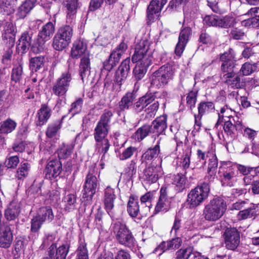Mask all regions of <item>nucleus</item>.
Returning a JSON list of instances; mask_svg holds the SVG:
<instances>
[{
  "label": "nucleus",
  "mask_w": 259,
  "mask_h": 259,
  "mask_svg": "<svg viewBox=\"0 0 259 259\" xmlns=\"http://www.w3.org/2000/svg\"><path fill=\"white\" fill-rule=\"evenodd\" d=\"M150 42L147 40H142L136 46L132 61L137 63L133 70L134 76L137 80L143 78L151 64L153 50L150 49Z\"/></svg>",
  "instance_id": "1"
},
{
  "label": "nucleus",
  "mask_w": 259,
  "mask_h": 259,
  "mask_svg": "<svg viewBox=\"0 0 259 259\" xmlns=\"http://www.w3.org/2000/svg\"><path fill=\"white\" fill-rule=\"evenodd\" d=\"M71 56L77 59L81 57L79 64V74L83 82L87 81L91 74L90 53L83 41L76 40L71 49Z\"/></svg>",
  "instance_id": "2"
},
{
  "label": "nucleus",
  "mask_w": 259,
  "mask_h": 259,
  "mask_svg": "<svg viewBox=\"0 0 259 259\" xmlns=\"http://www.w3.org/2000/svg\"><path fill=\"white\" fill-rule=\"evenodd\" d=\"M227 207L226 202L223 198L215 197L205 205L202 215L208 222H216L224 215Z\"/></svg>",
  "instance_id": "3"
},
{
  "label": "nucleus",
  "mask_w": 259,
  "mask_h": 259,
  "mask_svg": "<svg viewBox=\"0 0 259 259\" xmlns=\"http://www.w3.org/2000/svg\"><path fill=\"white\" fill-rule=\"evenodd\" d=\"M112 231L120 244L128 248H133L136 245V241L132 232L124 223L120 221L114 223Z\"/></svg>",
  "instance_id": "4"
},
{
  "label": "nucleus",
  "mask_w": 259,
  "mask_h": 259,
  "mask_svg": "<svg viewBox=\"0 0 259 259\" xmlns=\"http://www.w3.org/2000/svg\"><path fill=\"white\" fill-rule=\"evenodd\" d=\"M174 75L172 66L169 64L164 65L151 74L150 86L157 89L163 88L172 80Z\"/></svg>",
  "instance_id": "5"
},
{
  "label": "nucleus",
  "mask_w": 259,
  "mask_h": 259,
  "mask_svg": "<svg viewBox=\"0 0 259 259\" xmlns=\"http://www.w3.org/2000/svg\"><path fill=\"white\" fill-rule=\"evenodd\" d=\"M209 186L204 182L192 189L188 194L187 203L190 208H195L202 203L208 196Z\"/></svg>",
  "instance_id": "6"
},
{
  "label": "nucleus",
  "mask_w": 259,
  "mask_h": 259,
  "mask_svg": "<svg viewBox=\"0 0 259 259\" xmlns=\"http://www.w3.org/2000/svg\"><path fill=\"white\" fill-rule=\"evenodd\" d=\"M72 80V72L69 68L56 79L52 87V93L58 97H65Z\"/></svg>",
  "instance_id": "7"
},
{
  "label": "nucleus",
  "mask_w": 259,
  "mask_h": 259,
  "mask_svg": "<svg viewBox=\"0 0 259 259\" xmlns=\"http://www.w3.org/2000/svg\"><path fill=\"white\" fill-rule=\"evenodd\" d=\"M99 186L100 183L96 176L89 172L85 177L83 186L82 198L91 201Z\"/></svg>",
  "instance_id": "8"
},
{
  "label": "nucleus",
  "mask_w": 259,
  "mask_h": 259,
  "mask_svg": "<svg viewBox=\"0 0 259 259\" xmlns=\"http://www.w3.org/2000/svg\"><path fill=\"white\" fill-rule=\"evenodd\" d=\"M203 21L206 25L209 26L226 28L234 25L235 19L233 17L228 15L221 17L211 15L206 16L203 19Z\"/></svg>",
  "instance_id": "9"
},
{
  "label": "nucleus",
  "mask_w": 259,
  "mask_h": 259,
  "mask_svg": "<svg viewBox=\"0 0 259 259\" xmlns=\"http://www.w3.org/2000/svg\"><path fill=\"white\" fill-rule=\"evenodd\" d=\"M127 48V45L123 41L121 42L112 51L109 59L103 63V68L108 71H110L119 62Z\"/></svg>",
  "instance_id": "10"
},
{
  "label": "nucleus",
  "mask_w": 259,
  "mask_h": 259,
  "mask_svg": "<svg viewBox=\"0 0 259 259\" xmlns=\"http://www.w3.org/2000/svg\"><path fill=\"white\" fill-rule=\"evenodd\" d=\"M224 243L227 249L235 250L240 242V233L235 228H227L223 234Z\"/></svg>",
  "instance_id": "11"
},
{
  "label": "nucleus",
  "mask_w": 259,
  "mask_h": 259,
  "mask_svg": "<svg viewBox=\"0 0 259 259\" xmlns=\"http://www.w3.org/2000/svg\"><path fill=\"white\" fill-rule=\"evenodd\" d=\"M163 175L161 166L152 163L144 170L143 179L146 183L151 184L156 183Z\"/></svg>",
  "instance_id": "12"
},
{
  "label": "nucleus",
  "mask_w": 259,
  "mask_h": 259,
  "mask_svg": "<svg viewBox=\"0 0 259 259\" xmlns=\"http://www.w3.org/2000/svg\"><path fill=\"white\" fill-rule=\"evenodd\" d=\"M218 175L222 185L232 186L237 175L236 166L223 165L219 167Z\"/></svg>",
  "instance_id": "13"
},
{
  "label": "nucleus",
  "mask_w": 259,
  "mask_h": 259,
  "mask_svg": "<svg viewBox=\"0 0 259 259\" xmlns=\"http://www.w3.org/2000/svg\"><path fill=\"white\" fill-rule=\"evenodd\" d=\"M223 79L228 87L231 89H242L245 86L244 79L240 72H230L223 74Z\"/></svg>",
  "instance_id": "14"
},
{
  "label": "nucleus",
  "mask_w": 259,
  "mask_h": 259,
  "mask_svg": "<svg viewBox=\"0 0 259 259\" xmlns=\"http://www.w3.org/2000/svg\"><path fill=\"white\" fill-rule=\"evenodd\" d=\"M55 31V26L51 22L44 25L38 33L39 45L37 47L38 52H41L45 48V42L49 40Z\"/></svg>",
  "instance_id": "15"
},
{
  "label": "nucleus",
  "mask_w": 259,
  "mask_h": 259,
  "mask_svg": "<svg viewBox=\"0 0 259 259\" xmlns=\"http://www.w3.org/2000/svg\"><path fill=\"white\" fill-rule=\"evenodd\" d=\"M13 240V232L7 223L0 224V247L9 248Z\"/></svg>",
  "instance_id": "16"
},
{
  "label": "nucleus",
  "mask_w": 259,
  "mask_h": 259,
  "mask_svg": "<svg viewBox=\"0 0 259 259\" xmlns=\"http://www.w3.org/2000/svg\"><path fill=\"white\" fill-rule=\"evenodd\" d=\"M198 114H195V127L199 129L201 125V119L202 116L214 110V105L212 102H201L198 105Z\"/></svg>",
  "instance_id": "17"
},
{
  "label": "nucleus",
  "mask_w": 259,
  "mask_h": 259,
  "mask_svg": "<svg viewBox=\"0 0 259 259\" xmlns=\"http://www.w3.org/2000/svg\"><path fill=\"white\" fill-rule=\"evenodd\" d=\"M69 247L70 245L66 243L57 248L56 244L53 243L48 249V255L51 259H66Z\"/></svg>",
  "instance_id": "18"
},
{
  "label": "nucleus",
  "mask_w": 259,
  "mask_h": 259,
  "mask_svg": "<svg viewBox=\"0 0 259 259\" xmlns=\"http://www.w3.org/2000/svg\"><path fill=\"white\" fill-rule=\"evenodd\" d=\"M207 157L209 158L207 167V175L205 177L206 181L212 182L215 179L218 166V160L213 151H208Z\"/></svg>",
  "instance_id": "19"
},
{
  "label": "nucleus",
  "mask_w": 259,
  "mask_h": 259,
  "mask_svg": "<svg viewBox=\"0 0 259 259\" xmlns=\"http://www.w3.org/2000/svg\"><path fill=\"white\" fill-rule=\"evenodd\" d=\"M191 29L190 27H185L180 33L179 40L175 48V53L178 56H181L185 47L191 35Z\"/></svg>",
  "instance_id": "20"
},
{
  "label": "nucleus",
  "mask_w": 259,
  "mask_h": 259,
  "mask_svg": "<svg viewBox=\"0 0 259 259\" xmlns=\"http://www.w3.org/2000/svg\"><path fill=\"white\" fill-rule=\"evenodd\" d=\"M130 70V59L127 58L124 60L115 73V82L120 86L125 81Z\"/></svg>",
  "instance_id": "21"
},
{
  "label": "nucleus",
  "mask_w": 259,
  "mask_h": 259,
  "mask_svg": "<svg viewBox=\"0 0 259 259\" xmlns=\"http://www.w3.org/2000/svg\"><path fill=\"white\" fill-rule=\"evenodd\" d=\"M225 133L227 134L230 140H233L236 137V132L241 131L243 129V125L241 121H236L235 119L228 120L225 122L224 125Z\"/></svg>",
  "instance_id": "22"
},
{
  "label": "nucleus",
  "mask_w": 259,
  "mask_h": 259,
  "mask_svg": "<svg viewBox=\"0 0 259 259\" xmlns=\"http://www.w3.org/2000/svg\"><path fill=\"white\" fill-rule=\"evenodd\" d=\"M2 38L7 46V48H13L15 41V32L13 24L11 22H6Z\"/></svg>",
  "instance_id": "23"
},
{
  "label": "nucleus",
  "mask_w": 259,
  "mask_h": 259,
  "mask_svg": "<svg viewBox=\"0 0 259 259\" xmlns=\"http://www.w3.org/2000/svg\"><path fill=\"white\" fill-rule=\"evenodd\" d=\"M171 203V198L167 196L166 188L162 187L160 191V196L155 208V211L158 213L160 211H167Z\"/></svg>",
  "instance_id": "24"
},
{
  "label": "nucleus",
  "mask_w": 259,
  "mask_h": 259,
  "mask_svg": "<svg viewBox=\"0 0 259 259\" xmlns=\"http://www.w3.org/2000/svg\"><path fill=\"white\" fill-rule=\"evenodd\" d=\"M62 169L61 162L58 159L49 161L46 168V176L49 179L56 178L58 176Z\"/></svg>",
  "instance_id": "25"
},
{
  "label": "nucleus",
  "mask_w": 259,
  "mask_h": 259,
  "mask_svg": "<svg viewBox=\"0 0 259 259\" xmlns=\"http://www.w3.org/2000/svg\"><path fill=\"white\" fill-rule=\"evenodd\" d=\"M155 99V96L154 94L147 93L144 96L140 98L133 105V110L137 113L141 112L148 105L154 101Z\"/></svg>",
  "instance_id": "26"
},
{
  "label": "nucleus",
  "mask_w": 259,
  "mask_h": 259,
  "mask_svg": "<svg viewBox=\"0 0 259 259\" xmlns=\"http://www.w3.org/2000/svg\"><path fill=\"white\" fill-rule=\"evenodd\" d=\"M166 121L167 116L165 115L156 118L150 125L152 133L156 134L157 137L163 134L167 127Z\"/></svg>",
  "instance_id": "27"
},
{
  "label": "nucleus",
  "mask_w": 259,
  "mask_h": 259,
  "mask_svg": "<svg viewBox=\"0 0 259 259\" xmlns=\"http://www.w3.org/2000/svg\"><path fill=\"white\" fill-rule=\"evenodd\" d=\"M96 144L95 145V150L98 153L102 154L101 161H106L108 156L107 153L110 147L109 141L108 139H102L95 140Z\"/></svg>",
  "instance_id": "28"
},
{
  "label": "nucleus",
  "mask_w": 259,
  "mask_h": 259,
  "mask_svg": "<svg viewBox=\"0 0 259 259\" xmlns=\"http://www.w3.org/2000/svg\"><path fill=\"white\" fill-rule=\"evenodd\" d=\"M20 212L19 203L16 201H12L7 206L5 210V217L8 221L15 220Z\"/></svg>",
  "instance_id": "29"
},
{
  "label": "nucleus",
  "mask_w": 259,
  "mask_h": 259,
  "mask_svg": "<svg viewBox=\"0 0 259 259\" xmlns=\"http://www.w3.org/2000/svg\"><path fill=\"white\" fill-rule=\"evenodd\" d=\"M116 198L114 190L108 186L104 190V203L107 212L110 214L114 207V202Z\"/></svg>",
  "instance_id": "30"
},
{
  "label": "nucleus",
  "mask_w": 259,
  "mask_h": 259,
  "mask_svg": "<svg viewBox=\"0 0 259 259\" xmlns=\"http://www.w3.org/2000/svg\"><path fill=\"white\" fill-rule=\"evenodd\" d=\"M167 0H152L147 9V17L149 19L153 18V15L160 12Z\"/></svg>",
  "instance_id": "31"
},
{
  "label": "nucleus",
  "mask_w": 259,
  "mask_h": 259,
  "mask_svg": "<svg viewBox=\"0 0 259 259\" xmlns=\"http://www.w3.org/2000/svg\"><path fill=\"white\" fill-rule=\"evenodd\" d=\"M37 0H25L18 8L17 16L19 19L24 18L35 7Z\"/></svg>",
  "instance_id": "32"
},
{
  "label": "nucleus",
  "mask_w": 259,
  "mask_h": 259,
  "mask_svg": "<svg viewBox=\"0 0 259 259\" xmlns=\"http://www.w3.org/2000/svg\"><path fill=\"white\" fill-rule=\"evenodd\" d=\"M51 109L46 104H42L37 113V125L41 126L46 123L51 117Z\"/></svg>",
  "instance_id": "33"
},
{
  "label": "nucleus",
  "mask_w": 259,
  "mask_h": 259,
  "mask_svg": "<svg viewBox=\"0 0 259 259\" xmlns=\"http://www.w3.org/2000/svg\"><path fill=\"white\" fill-rule=\"evenodd\" d=\"M32 35L31 32L25 31L22 33L19 39L17 47L19 50H22V53L25 52L31 46Z\"/></svg>",
  "instance_id": "34"
},
{
  "label": "nucleus",
  "mask_w": 259,
  "mask_h": 259,
  "mask_svg": "<svg viewBox=\"0 0 259 259\" xmlns=\"http://www.w3.org/2000/svg\"><path fill=\"white\" fill-rule=\"evenodd\" d=\"M137 95L134 91L132 92H127L122 97L119 102V106L121 110H125L133 107V103L135 101Z\"/></svg>",
  "instance_id": "35"
},
{
  "label": "nucleus",
  "mask_w": 259,
  "mask_h": 259,
  "mask_svg": "<svg viewBox=\"0 0 259 259\" xmlns=\"http://www.w3.org/2000/svg\"><path fill=\"white\" fill-rule=\"evenodd\" d=\"M182 243V239L177 237L167 241L162 242L158 246V249L163 252L167 250H175L180 247Z\"/></svg>",
  "instance_id": "36"
},
{
  "label": "nucleus",
  "mask_w": 259,
  "mask_h": 259,
  "mask_svg": "<svg viewBox=\"0 0 259 259\" xmlns=\"http://www.w3.org/2000/svg\"><path fill=\"white\" fill-rule=\"evenodd\" d=\"M161 138H158L156 145L153 148H150L143 154L142 158L146 160H152L158 157L160 153V144Z\"/></svg>",
  "instance_id": "37"
},
{
  "label": "nucleus",
  "mask_w": 259,
  "mask_h": 259,
  "mask_svg": "<svg viewBox=\"0 0 259 259\" xmlns=\"http://www.w3.org/2000/svg\"><path fill=\"white\" fill-rule=\"evenodd\" d=\"M65 6L66 8L67 18L73 19L77 9L79 7L78 0H65Z\"/></svg>",
  "instance_id": "38"
},
{
  "label": "nucleus",
  "mask_w": 259,
  "mask_h": 259,
  "mask_svg": "<svg viewBox=\"0 0 259 259\" xmlns=\"http://www.w3.org/2000/svg\"><path fill=\"white\" fill-rule=\"evenodd\" d=\"M15 11V5L13 0H0V12L4 15H10Z\"/></svg>",
  "instance_id": "39"
},
{
  "label": "nucleus",
  "mask_w": 259,
  "mask_h": 259,
  "mask_svg": "<svg viewBox=\"0 0 259 259\" xmlns=\"http://www.w3.org/2000/svg\"><path fill=\"white\" fill-rule=\"evenodd\" d=\"M17 123L11 118H8L0 123V133L8 134L16 127Z\"/></svg>",
  "instance_id": "40"
},
{
  "label": "nucleus",
  "mask_w": 259,
  "mask_h": 259,
  "mask_svg": "<svg viewBox=\"0 0 259 259\" xmlns=\"http://www.w3.org/2000/svg\"><path fill=\"white\" fill-rule=\"evenodd\" d=\"M150 133H152L151 126L150 125L145 124L137 130L134 134L133 137L136 141H141Z\"/></svg>",
  "instance_id": "41"
},
{
  "label": "nucleus",
  "mask_w": 259,
  "mask_h": 259,
  "mask_svg": "<svg viewBox=\"0 0 259 259\" xmlns=\"http://www.w3.org/2000/svg\"><path fill=\"white\" fill-rule=\"evenodd\" d=\"M186 178L183 175L177 174L172 179V184L178 192H182L185 188Z\"/></svg>",
  "instance_id": "42"
},
{
  "label": "nucleus",
  "mask_w": 259,
  "mask_h": 259,
  "mask_svg": "<svg viewBox=\"0 0 259 259\" xmlns=\"http://www.w3.org/2000/svg\"><path fill=\"white\" fill-rule=\"evenodd\" d=\"M110 127L97 123L94 133L95 140L107 139V136L108 134Z\"/></svg>",
  "instance_id": "43"
},
{
  "label": "nucleus",
  "mask_w": 259,
  "mask_h": 259,
  "mask_svg": "<svg viewBox=\"0 0 259 259\" xmlns=\"http://www.w3.org/2000/svg\"><path fill=\"white\" fill-rule=\"evenodd\" d=\"M74 146L73 141L67 144H63L58 150V156L59 159L67 158L71 154Z\"/></svg>",
  "instance_id": "44"
},
{
  "label": "nucleus",
  "mask_w": 259,
  "mask_h": 259,
  "mask_svg": "<svg viewBox=\"0 0 259 259\" xmlns=\"http://www.w3.org/2000/svg\"><path fill=\"white\" fill-rule=\"evenodd\" d=\"M37 214L44 222H50L54 218L52 209L50 206L40 208Z\"/></svg>",
  "instance_id": "45"
},
{
  "label": "nucleus",
  "mask_w": 259,
  "mask_h": 259,
  "mask_svg": "<svg viewBox=\"0 0 259 259\" xmlns=\"http://www.w3.org/2000/svg\"><path fill=\"white\" fill-rule=\"evenodd\" d=\"M127 210L129 215L132 218L137 217L139 212V205L137 199L130 197L127 204Z\"/></svg>",
  "instance_id": "46"
},
{
  "label": "nucleus",
  "mask_w": 259,
  "mask_h": 259,
  "mask_svg": "<svg viewBox=\"0 0 259 259\" xmlns=\"http://www.w3.org/2000/svg\"><path fill=\"white\" fill-rule=\"evenodd\" d=\"M64 209L70 211L75 209L76 203V196L74 194H69L63 198Z\"/></svg>",
  "instance_id": "47"
},
{
  "label": "nucleus",
  "mask_w": 259,
  "mask_h": 259,
  "mask_svg": "<svg viewBox=\"0 0 259 259\" xmlns=\"http://www.w3.org/2000/svg\"><path fill=\"white\" fill-rule=\"evenodd\" d=\"M56 34L70 44L73 35V29L69 25H65L61 27Z\"/></svg>",
  "instance_id": "48"
},
{
  "label": "nucleus",
  "mask_w": 259,
  "mask_h": 259,
  "mask_svg": "<svg viewBox=\"0 0 259 259\" xmlns=\"http://www.w3.org/2000/svg\"><path fill=\"white\" fill-rule=\"evenodd\" d=\"M256 212V206L252 205L246 209L240 211L237 214V218L239 220H245L254 217Z\"/></svg>",
  "instance_id": "49"
},
{
  "label": "nucleus",
  "mask_w": 259,
  "mask_h": 259,
  "mask_svg": "<svg viewBox=\"0 0 259 259\" xmlns=\"http://www.w3.org/2000/svg\"><path fill=\"white\" fill-rule=\"evenodd\" d=\"M45 58L39 56L31 58L29 61L30 70L33 72H36L44 65Z\"/></svg>",
  "instance_id": "50"
},
{
  "label": "nucleus",
  "mask_w": 259,
  "mask_h": 259,
  "mask_svg": "<svg viewBox=\"0 0 259 259\" xmlns=\"http://www.w3.org/2000/svg\"><path fill=\"white\" fill-rule=\"evenodd\" d=\"M31 165L27 162H21L17 169L16 176L18 179L26 178L30 170Z\"/></svg>",
  "instance_id": "51"
},
{
  "label": "nucleus",
  "mask_w": 259,
  "mask_h": 259,
  "mask_svg": "<svg viewBox=\"0 0 259 259\" xmlns=\"http://www.w3.org/2000/svg\"><path fill=\"white\" fill-rule=\"evenodd\" d=\"M69 43L65 40L62 37H60L58 34H56L53 38L52 46L53 48L59 51H62L65 49Z\"/></svg>",
  "instance_id": "52"
},
{
  "label": "nucleus",
  "mask_w": 259,
  "mask_h": 259,
  "mask_svg": "<svg viewBox=\"0 0 259 259\" xmlns=\"http://www.w3.org/2000/svg\"><path fill=\"white\" fill-rule=\"evenodd\" d=\"M61 128V122L59 120L49 125L46 131V135L48 138L55 137Z\"/></svg>",
  "instance_id": "53"
},
{
  "label": "nucleus",
  "mask_w": 259,
  "mask_h": 259,
  "mask_svg": "<svg viewBox=\"0 0 259 259\" xmlns=\"http://www.w3.org/2000/svg\"><path fill=\"white\" fill-rule=\"evenodd\" d=\"M113 115V114L111 111L105 110L104 113L101 115L98 123L110 127L109 123Z\"/></svg>",
  "instance_id": "54"
},
{
  "label": "nucleus",
  "mask_w": 259,
  "mask_h": 259,
  "mask_svg": "<svg viewBox=\"0 0 259 259\" xmlns=\"http://www.w3.org/2000/svg\"><path fill=\"white\" fill-rule=\"evenodd\" d=\"M193 253L191 247L182 248L176 252V259H188L189 257L190 258Z\"/></svg>",
  "instance_id": "55"
},
{
  "label": "nucleus",
  "mask_w": 259,
  "mask_h": 259,
  "mask_svg": "<svg viewBox=\"0 0 259 259\" xmlns=\"http://www.w3.org/2000/svg\"><path fill=\"white\" fill-rule=\"evenodd\" d=\"M44 222L37 214L33 217L31 221V231L33 233L38 232Z\"/></svg>",
  "instance_id": "56"
},
{
  "label": "nucleus",
  "mask_w": 259,
  "mask_h": 259,
  "mask_svg": "<svg viewBox=\"0 0 259 259\" xmlns=\"http://www.w3.org/2000/svg\"><path fill=\"white\" fill-rule=\"evenodd\" d=\"M256 67L254 64L248 62L244 63L240 69L239 72L242 74V76L249 75L256 70Z\"/></svg>",
  "instance_id": "57"
},
{
  "label": "nucleus",
  "mask_w": 259,
  "mask_h": 259,
  "mask_svg": "<svg viewBox=\"0 0 259 259\" xmlns=\"http://www.w3.org/2000/svg\"><path fill=\"white\" fill-rule=\"evenodd\" d=\"M236 54L234 50L230 48L229 50L220 55V60L222 62H236Z\"/></svg>",
  "instance_id": "58"
},
{
  "label": "nucleus",
  "mask_w": 259,
  "mask_h": 259,
  "mask_svg": "<svg viewBox=\"0 0 259 259\" xmlns=\"http://www.w3.org/2000/svg\"><path fill=\"white\" fill-rule=\"evenodd\" d=\"M22 72L23 67L22 64L15 65L14 67L12 72V80L16 82L19 81L21 78Z\"/></svg>",
  "instance_id": "59"
},
{
  "label": "nucleus",
  "mask_w": 259,
  "mask_h": 259,
  "mask_svg": "<svg viewBox=\"0 0 259 259\" xmlns=\"http://www.w3.org/2000/svg\"><path fill=\"white\" fill-rule=\"evenodd\" d=\"M191 155V151L190 149L185 150L181 159V165L183 169H186L190 166V157Z\"/></svg>",
  "instance_id": "60"
},
{
  "label": "nucleus",
  "mask_w": 259,
  "mask_h": 259,
  "mask_svg": "<svg viewBox=\"0 0 259 259\" xmlns=\"http://www.w3.org/2000/svg\"><path fill=\"white\" fill-rule=\"evenodd\" d=\"M235 65L236 62H222L221 68L223 74H226L230 72H235L233 70Z\"/></svg>",
  "instance_id": "61"
},
{
  "label": "nucleus",
  "mask_w": 259,
  "mask_h": 259,
  "mask_svg": "<svg viewBox=\"0 0 259 259\" xmlns=\"http://www.w3.org/2000/svg\"><path fill=\"white\" fill-rule=\"evenodd\" d=\"M83 104V100L81 98L76 99L75 101L71 104L70 111L73 115L79 113L81 109Z\"/></svg>",
  "instance_id": "62"
},
{
  "label": "nucleus",
  "mask_w": 259,
  "mask_h": 259,
  "mask_svg": "<svg viewBox=\"0 0 259 259\" xmlns=\"http://www.w3.org/2000/svg\"><path fill=\"white\" fill-rule=\"evenodd\" d=\"M19 158L17 156H12L5 160V166L8 168L15 169L19 163Z\"/></svg>",
  "instance_id": "63"
},
{
  "label": "nucleus",
  "mask_w": 259,
  "mask_h": 259,
  "mask_svg": "<svg viewBox=\"0 0 259 259\" xmlns=\"http://www.w3.org/2000/svg\"><path fill=\"white\" fill-rule=\"evenodd\" d=\"M136 151V148L130 146L122 151V153L118 155V158L120 160H126L131 157Z\"/></svg>",
  "instance_id": "64"
}]
</instances>
